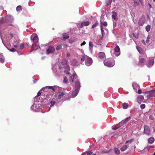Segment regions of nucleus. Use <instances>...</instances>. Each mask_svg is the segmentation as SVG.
Listing matches in <instances>:
<instances>
[{"instance_id": "680f3d73", "label": "nucleus", "mask_w": 155, "mask_h": 155, "mask_svg": "<svg viewBox=\"0 0 155 155\" xmlns=\"http://www.w3.org/2000/svg\"><path fill=\"white\" fill-rule=\"evenodd\" d=\"M14 47L15 48H17L18 47V46L17 45H15L14 46Z\"/></svg>"}, {"instance_id": "7ed1b4c3", "label": "nucleus", "mask_w": 155, "mask_h": 155, "mask_svg": "<svg viewBox=\"0 0 155 155\" xmlns=\"http://www.w3.org/2000/svg\"><path fill=\"white\" fill-rule=\"evenodd\" d=\"M31 39L32 40L34 43V44L32 46V48L34 44H36L37 42L38 41V38L37 34L35 33L33 34L31 36Z\"/></svg>"}, {"instance_id": "ea45409f", "label": "nucleus", "mask_w": 155, "mask_h": 155, "mask_svg": "<svg viewBox=\"0 0 155 155\" xmlns=\"http://www.w3.org/2000/svg\"><path fill=\"white\" fill-rule=\"evenodd\" d=\"M8 49L11 52H14L16 51V50L15 48H8Z\"/></svg>"}, {"instance_id": "f8f14e48", "label": "nucleus", "mask_w": 155, "mask_h": 155, "mask_svg": "<svg viewBox=\"0 0 155 155\" xmlns=\"http://www.w3.org/2000/svg\"><path fill=\"white\" fill-rule=\"evenodd\" d=\"M58 98L60 99L62 98L63 96L65 94L64 92H59L58 93Z\"/></svg>"}, {"instance_id": "0eeeda50", "label": "nucleus", "mask_w": 155, "mask_h": 155, "mask_svg": "<svg viewBox=\"0 0 155 155\" xmlns=\"http://www.w3.org/2000/svg\"><path fill=\"white\" fill-rule=\"evenodd\" d=\"M144 133L147 135H149L150 134V131L149 127L147 126L144 127Z\"/></svg>"}, {"instance_id": "f3484780", "label": "nucleus", "mask_w": 155, "mask_h": 155, "mask_svg": "<svg viewBox=\"0 0 155 155\" xmlns=\"http://www.w3.org/2000/svg\"><path fill=\"white\" fill-rule=\"evenodd\" d=\"M86 57H87V55H83L82 56L81 58V61L82 62L81 64H84V61H85L87 58Z\"/></svg>"}, {"instance_id": "3c124183", "label": "nucleus", "mask_w": 155, "mask_h": 155, "mask_svg": "<svg viewBox=\"0 0 155 155\" xmlns=\"http://www.w3.org/2000/svg\"><path fill=\"white\" fill-rule=\"evenodd\" d=\"M143 23H141L140 21V20L139 22V24L140 26H142L143 25Z\"/></svg>"}, {"instance_id": "2eb2a0df", "label": "nucleus", "mask_w": 155, "mask_h": 155, "mask_svg": "<svg viewBox=\"0 0 155 155\" xmlns=\"http://www.w3.org/2000/svg\"><path fill=\"white\" fill-rule=\"evenodd\" d=\"M81 86L80 83L79 81L76 82L75 83V89H78V90H79Z\"/></svg>"}, {"instance_id": "412c9836", "label": "nucleus", "mask_w": 155, "mask_h": 155, "mask_svg": "<svg viewBox=\"0 0 155 155\" xmlns=\"http://www.w3.org/2000/svg\"><path fill=\"white\" fill-rule=\"evenodd\" d=\"M128 104H127L126 103H124L123 104V108L124 109H127L128 106Z\"/></svg>"}, {"instance_id": "dca6fc26", "label": "nucleus", "mask_w": 155, "mask_h": 155, "mask_svg": "<svg viewBox=\"0 0 155 155\" xmlns=\"http://www.w3.org/2000/svg\"><path fill=\"white\" fill-rule=\"evenodd\" d=\"M154 63V61L152 60H150L149 61L148 63L147 64V66L150 67L152 66Z\"/></svg>"}, {"instance_id": "4468645a", "label": "nucleus", "mask_w": 155, "mask_h": 155, "mask_svg": "<svg viewBox=\"0 0 155 155\" xmlns=\"http://www.w3.org/2000/svg\"><path fill=\"white\" fill-rule=\"evenodd\" d=\"M89 24V22L88 21H87L85 22H83L82 23L80 26V27L81 28H82L84 26H87Z\"/></svg>"}, {"instance_id": "39448f33", "label": "nucleus", "mask_w": 155, "mask_h": 155, "mask_svg": "<svg viewBox=\"0 0 155 155\" xmlns=\"http://www.w3.org/2000/svg\"><path fill=\"white\" fill-rule=\"evenodd\" d=\"M55 50V48L51 46H49L46 50V53L48 54L50 53H52Z\"/></svg>"}, {"instance_id": "09e8293b", "label": "nucleus", "mask_w": 155, "mask_h": 155, "mask_svg": "<svg viewBox=\"0 0 155 155\" xmlns=\"http://www.w3.org/2000/svg\"><path fill=\"white\" fill-rule=\"evenodd\" d=\"M119 127H117L116 126H114L112 127V129L114 130H116L119 128Z\"/></svg>"}, {"instance_id": "cd10ccee", "label": "nucleus", "mask_w": 155, "mask_h": 155, "mask_svg": "<svg viewBox=\"0 0 155 155\" xmlns=\"http://www.w3.org/2000/svg\"><path fill=\"white\" fill-rule=\"evenodd\" d=\"M89 46L90 49H91L93 47V45L91 41H89Z\"/></svg>"}, {"instance_id": "6e6d98bb", "label": "nucleus", "mask_w": 155, "mask_h": 155, "mask_svg": "<svg viewBox=\"0 0 155 155\" xmlns=\"http://www.w3.org/2000/svg\"><path fill=\"white\" fill-rule=\"evenodd\" d=\"M141 42H142L143 44L144 45H146V44H145V41H144V40H142V41H141Z\"/></svg>"}, {"instance_id": "4be33fe9", "label": "nucleus", "mask_w": 155, "mask_h": 155, "mask_svg": "<svg viewBox=\"0 0 155 155\" xmlns=\"http://www.w3.org/2000/svg\"><path fill=\"white\" fill-rule=\"evenodd\" d=\"M114 153L117 154H119L120 153V150L117 148H115L114 149Z\"/></svg>"}, {"instance_id": "1a4fd4ad", "label": "nucleus", "mask_w": 155, "mask_h": 155, "mask_svg": "<svg viewBox=\"0 0 155 155\" xmlns=\"http://www.w3.org/2000/svg\"><path fill=\"white\" fill-rule=\"evenodd\" d=\"M131 119V117H129L125 119L124 120H123L120 123L123 125L125 124L126 123L129 121Z\"/></svg>"}, {"instance_id": "c85d7f7f", "label": "nucleus", "mask_w": 155, "mask_h": 155, "mask_svg": "<svg viewBox=\"0 0 155 155\" xmlns=\"http://www.w3.org/2000/svg\"><path fill=\"white\" fill-rule=\"evenodd\" d=\"M133 35L136 38H138L139 36V34L138 33H133Z\"/></svg>"}, {"instance_id": "b1692460", "label": "nucleus", "mask_w": 155, "mask_h": 155, "mask_svg": "<svg viewBox=\"0 0 155 155\" xmlns=\"http://www.w3.org/2000/svg\"><path fill=\"white\" fill-rule=\"evenodd\" d=\"M154 140V139L153 137H151L148 139V142L150 143H152Z\"/></svg>"}, {"instance_id": "a878e982", "label": "nucleus", "mask_w": 155, "mask_h": 155, "mask_svg": "<svg viewBox=\"0 0 155 155\" xmlns=\"http://www.w3.org/2000/svg\"><path fill=\"white\" fill-rule=\"evenodd\" d=\"M63 39L64 40L68 39L69 38V36L68 34L66 33H65L63 35Z\"/></svg>"}, {"instance_id": "5fc2aeb1", "label": "nucleus", "mask_w": 155, "mask_h": 155, "mask_svg": "<svg viewBox=\"0 0 155 155\" xmlns=\"http://www.w3.org/2000/svg\"><path fill=\"white\" fill-rule=\"evenodd\" d=\"M111 2H112V0H109L108 3L107 4V5H108L109 4H111Z\"/></svg>"}, {"instance_id": "c03bdc74", "label": "nucleus", "mask_w": 155, "mask_h": 155, "mask_svg": "<svg viewBox=\"0 0 155 155\" xmlns=\"http://www.w3.org/2000/svg\"><path fill=\"white\" fill-rule=\"evenodd\" d=\"M140 107L142 109H144L145 107V104H141L140 106Z\"/></svg>"}, {"instance_id": "f257e3e1", "label": "nucleus", "mask_w": 155, "mask_h": 155, "mask_svg": "<svg viewBox=\"0 0 155 155\" xmlns=\"http://www.w3.org/2000/svg\"><path fill=\"white\" fill-rule=\"evenodd\" d=\"M68 61L65 59H63L61 63V64L59 65V68L60 70H63V68L66 70L69 69V66L68 64Z\"/></svg>"}, {"instance_id": "49530a36", "label": "nucleus", "mask_w": 155, "mask_h": 155, "mask_svg": "<svg viewBox=\"0 0 155 155\" xmlns=\"http://www.w3.org/2000/svg\"><path fill=\"white\" fill-rule=\"evenodd\" d=\"M5 61V60L4 59L2 58H0V62H1L2 63H4Z\"/></svg>"}, {"instance_id": "6ab92c4d", "label": "nucleus", "mask_w": 155, "mask_h": 155, "mask_svg": "<svg viewBox=\"0 0 155 155\" xmlns=\"http://www.w3.org/2000/svg\"><path fill=\"white\" fill-rule=\"evenodd\" d=\"M61 72H64L66 74H68L69 73V71L70 70V67H69V70H66L65 68H63V70H60Z\"/></svg>"}, {"instance_id": "a19ab883", "label": "nucleus", "mask_w": 155, "mask_h": 155, "mask_svg": "<svg viewBox=\"0 0 155 155\" xmlns=\"http://www.w3.org/2000/svg\"><path fill=\"white\" fill-rule=\"evenodd\" d=\"M92 153L93 152L91 151L86 152L85 153H87V155H91Z\"/></svg>"}, {"instance_id": "13d9d810", "label": "nucleus", "mask_w": 155, "mask_h": 155, "mask_svg": "<svg viewBox=\"0 0 155 155\" xmlns=\"http://www.w3.org/2000/svg\"><path fill=\"white\" fill-rule=\"evenodd\" d=\"M139 1L141 3V4L142 5V4L143 3V0H139Z\"/></svg>"}, {"instance_id": "423d86ee", "label": "nucleus", "mask_w": 155, "mask_h": 155, "mask_svg": "<svg viewBox=\"0 0 155 155\" xmlns=\"http://www.w3.org/2000/svg\"><path fill=\"white\" fill-rule=\"evenodd\" d=\"M115 54L116 55L119 56L120 54V48L118 46H117L114 48Z\"/></svg>"}, {"instance_id": "2f4dec72", "label": "nucleus", "mask_w": 155, "mask_h": 155, "mask_svg": "<svg viewBox=\"0 0 155 155\" xmlns=\"http://www.w3.org/2000/svg\"><path fill=\"white\" fill-rule=\"evenodd\" d=\"M21 5H18L16 7V9L17 11H20V10H21Z\"/></svg>"}, {"instance_id": "e2e57ef3", "label": "nucleus", "mask_w": 155, "mask_h": 155, "mask_svg": "<svg viewBox=\"0 0 155 155\" xmlns=\"http://www.w3.org/2000/svg\"><path fill=\"white\" fill-rule=\"evenodd\" d=\"M4 19L3 18V19H2L1 20V22H2V23H3L4 22H3V21H4Z\"/></svg>"}, {"instance_id": "e433bc0d", "label": "nucleus", "mask_w": 155, "mask_h": 155, "mask_svg": "<svg viewBox=\"0 0 155 155\" xmlns=\"http://www.w3.org/2000/svg\"><path fill=\"white\" fill-rule=\"evenodd\" d=\"M150 35H148L147 36V39L146 40V42L147 43H148L150 41Z\"/></svg>"}, {"instance_id": "9d476101", "label": "nucleus", "mask_w": 155, "mask_h": 155, "mask_svg": "<svg viewBox=\"0 0 155 155\" xmlns=\"http://www.w3.org/2000/svg\"><path fill=\"white\" fill-rule=\"evenodd\" d=\"M79 90L78 89H75V90L72 93V96L73 98L76 97L78 94Z\"/></svg>"}, {"instance_id": "5701e85b", "label": "nucleus", "mask_w": 155, "mask_h": 155, "mask_svg": "<svg viewBox=\"0 0 155 155\" xmlns=\"http://www.w3.org/2000/svg\"><path fill=\"white\" fill-rule=\"evenodd\" d=\"M149 93H150V95L152 97H155V90L148 91Z\"/></svg>"}, {"instance_id": "de8ad7c7", "label": "nucleus", "mask_w": 155, "mask_h": 155, "mask_svg": "<svg viewBox=\"0 0 155 155\" xmlns=\"http://www.w3.org/2000/svg\"><path fill=\"white\" fill-rule=\"evenodd\" d=\"M41 94V93L40 92V91H38L37 93V95L35 96V97H38L40 96Z\"/></svg>"}, {"instance_id": "79ce46f5", "label": "nucleus", "mask_w": 155, "mask_h": 155, "mask_svg": "<svg viewBox=\"0 0 155 155\" xmlns=\"http://www.w3.org/2000/svg\"><path fill=\"white\" fill-rule=\"evenodd\" d=\"M101 33L102 35V37H103V34L104 33V31L103 30V28L102 26H101Z\"/></svg>"}, {"instance_id": "774afa93", "label": "nucleus", "mask_w": 155, "mask_h": 155, "mask_svg": "<svg viewBox=\"0 0 155 155\" xmlns=\"http://www.w3.org/2000/svg\"><path fill=\"white\" fill-rule=\"evenodd\" d=\"M36 81L37 80H35V81H34V83H35V82H36Z\"/></svg>"}, {"instance_id": "a18cd8bd", "label": "nucleus", "mask_w": 155, "mask_h": 155, "mask_svg": "<svg viewBox=\"0 0 155 155\" xmlns=\"http://www.w3.org/2000/svg\"><path fill=\"white\" fill-rule=\"evenodd\" d=\"M24 44H21L20 47V49H23L24 47Z\"/></svg>"}, {"instance_id": "58836bf2", "label": "nucleus", "mask_w": 155, "mask_h": 155, "mask_svg": "<svg viewBox=\"0 0 155 155\" xmlns=\"http://www.w3.org/2000/svg\"><path fill=\"white\" fill-rule=\"evenodd\" d=\"M51 103V107L54 105L55 103V101H50Z\"/></svg>"}, {"instance_id": "bf43d9fd", "label": "nucleus", "mask_w": 155, "mask_h": 155, "mask_svg": "<svg viewBox=\"0 0 155 155\" xmlns=\"http://www.w3.org/2000/svg\"><path fill=\"white\" fill-rule=\"evenodd\" d=\"M10 35L12 38L13 37V34L12 33H10Z\"/></svg>"}, {"instance_id": "603ef678", "label": "nucleus", "mask_w": 155, "mask_h": 155, "mask_svg": "<svg viewBox=\"0 0 155 155\" xmlns=\"http://www.w3.org/2000/svg\"><path fill=\"white\" fill-rule=\"evenodd\" d=\"M85 44H86L85 42L84 41L81 44V46H82L83 45H85Z\"/></svg>"}, {"instance_id": "f03ea898", "label": "nucleus", "mask_w": 155, "mask_h": 155, "mask_svg": "<svg viewBox=\"0 0 155 155\" xmlns=\"http://www.w3.org/2000/svg\"><path fill=\"white\" fill-rule=\"evenodd\" d=\"M105 66L109 67H112L115 65V61L113 59H106L104 61Z\"/></svg>"}, {"instance_id": "72a5a7b5", "label": "nucleus", "mask_w": 155, "mask_h": 155, "mask_svg": "<svg viewBox=\"0 0 155 155\" xmlns=\"http://www.w3.org/2000/svg\"><path fill=\"white\" fill-rule=\"evenodd\" d=\"M68 81V79L66 77H65L64 78V80L63 81V83H67Z\"/></svg>"}, {"instance_id": "338daca9", "label": "nucleus", "mask_w": 155, "mask_h": 155, "mask_svg": "<svg viewBox=\"0 0 155 155\" xmlns=\"http://www.w3.org/2000/svg\"><path fill=\"white\" fill-rule=\"evenodd\" d=\"M153 117V116L152 115H150V117H149V118H151V117Z\"/></svg>"}, {"instance_id": "473e14b6", "label": "nucleus", "mask_w": 155, "mask_h": 155, "mask_svg": "<svg viewBox=\"0 0 155 155\" xmlns=\"http://www.w3.org/2000/svg\"><path fill=\"white\" fill-rule=\"evenodd\" d=\"M98 23L97 21H96L95 22V23L92 26V28H95L96 26L98 25Z\"/></svg>"}, {"instance_id": "37998d69", "label": "nucleus", "mask_w": 155, "mask_h": 155, "mask_svg": "<svg viewBox=\"0 0 155 155\" xmlns=\"http://www.w3.org/2000/svg\"><path fill=\"white\" fill-rule=\"evenodd\" d=\"M134 5L135 6H138L139 5V3L137 2L136 1H134Z\"/></svg>"}, {"instance_id": "69168bd1", "label": "nucleus", "mask_w": 155, "mask_h": 155, "mask_svg": "<svg viewBox=\"0 0 155 155\" xmlns=\"http://www.w3.org/2000/svg\"><path fill=\"white\" fill-rule=\"evenodd\" d=\"M148 5H149V6H150V8H151V5L150 4H149V3L148 4Z\"/></svg>"}, {"instance_id": "4d7b16f0", "label": "nucleus", "mask_w": 155, "mask_h": 155, "mask_svg": "<svg viewBox=\"0 0 155 155\" xmlns=\"http://www.w3.org/2000/svg\"><path fill=\"white\" fill-rule=\"evenodd\" d=\"M67 56L68 57H69L70 56V54L69 53H68L67 54Z\"/></svg>"}, {"instance_id": "bb28decb", "label": "nucleus", "mask_w": 155, "mask_h": 155, "mask_svg": "<svg viewBox=\"0 0 155 155\" xmlns=\"http://www.w3.org/2000/svg\"><path fill=\"white\" fill-rule=\"evenodd\" d=\"M48 88V89H51L53 90V91H55V89H54V87H52V86H46L45 87H43L42 89H45V88Z\"/></svg>"}, {"instance_id": "c9c22d12", "label": "nucleus", "mask_w": 155, "mask_h": 155, "mask_svg": "<svg viewBox=\"0 0 155 155\" xmlns=\"http://www.w3.org/2000/svg\"><path fill=\"white\" fill-rule=\"evenodd\" d=\"M24 45H25V47H27L28 48L30 47L31 45H30L28 42H26L25 44H24Z\"/></svg>"}, {"instance_id": "052dcab7", "label": "nucleus", "mask_w": 155, "mask_h": 155, "mask_svg": "<svg viewBox=\"0 0 155 155\" xmlns=\"http://www.w3.org/2000/svg\"><path fill=\"white\" fill-rule=\"evenodd\" d=\"M73 61L75 63H77V61L76 60H73Z\"/></svg>"}, {"instance_id": "20e7f679", "label": "nucleus", "mask_w": 155, "mask_h": 155, "mask_svg": "<svg viewBox=\"0 0 155 155\" xmlns=\"http://www.w3.org/2000/svg\"><path fill=\"white\" fill-rule=\"evenodd\" d=\"M86 57L87 58L84 63L87 66H89L92 64V60L91 58L88 56Z\"/></svg>"}, {"instance_id": "393cba45", "label": "nucleus", "mask_w": 155, "mask_h": 155, "mask_svg": "<svg viewBox=\"0 0 155 155\" xmlns=\"http://www.w3.org/2000/svg\"><path fill=\"white\" fill-rule=\"evenodd\" d=\"M134 89L136 90V91H137V89L135 87H137V88H140V87L136 83H134L132 85Z\"/></svg>"}, {"instance_id": "8fccbe9b", "label": "nucleus", "mask_w": 155, "mask_h": 155, "mask_svg": "<svg viewBox=\"0 0 155 155\" xmlns=\"http://www.w3.org/2000/svg\"><path fill=\"white\" fill-rule=\"evenodd\" d=\"M103 25L104 26H106L107 25V23L106 22H104L103 23Z\"/></svg>"}, {"instance_id": "4c0bfd02", "label": "nucleus", "mask_w": 155, "mask_h": 155, "mask_svg": "<svg viewBox=\"0 0 155 155\" xmlns=\"http://www.w3.org/2000/svg\"><path fill=\"white\" fill-rule=\"evenodd\" d=\"M62 46L61 45H58L56 48V49L57 50H59L61 49Z\"/></svg>"}, {"instance_id": "f704fd0d", "label": "nucleus", "mask_w": 155, "mask_h": 155, "mask_svg": "<svg viewBox=\"0 0 155 155\" xmlns=\"http://www.w3.org/2000/svg\"><path fill=\"white\" fill-rule=\"evenodd\" d=\"M147 94H148L147 95V98L149 99L150 97H152L151 96V95H150V93H149V92H146Z\"/></svg>"}, {"instance_id": "a211bd4d", "label": "nucleus", "mask_w": 155, "mask_h": 155, "mask_svg": "<svg viewBox=\"0 0 155 155\" xmlns=\"http://www.w3.org/2000/svg\"><path fill=\"white\" fill-rule=\"evenodd\" d=\"M128 144H125V145L123 146L121 148H120V150L122 152L124 151L128 147Z\"/></svg>"}, {"instance_id": "6e6552de", "label": "nucleus", "mask_w": 155, "mask_h": 155, "mask_svg": "<svg viewBox=\"0 0 155 155\" xmlns=\"http://www.w3.org/2000/svg\"><path fill=\"white\" fill-rule=\"evenodd\" d=\"M97 56L99 58L102 59L105 57V54L103 52H100L97 54Z\"/></svg>"}, {"instance_id": "9b49d317", "label": "nucleus", "mask_w": 155, "mask_h": 155, "mask_svg": "<svg viewBox=\"0 0 155 155\" xmlns=\"http://www.w3.org/2000/svg\"><path fill=\"white\" fill-rule=\"evenodd\" d=\"M144 100V97L143 96L140 95L138 96L137 98L138 102L140 104Z\"/></svg>"}, {"instance_id": "aec40b11", "label": "nucleus", "mask_w": 155, "mask_h": 155, "mask_svg": "<svg viewBox=\"0 0 155 155\" xmlns=\"http://www.w3.org/2000/svg\"><path fill=\"white\" fill-rule=\"evenodd\" d=\"M134 140V139H131L130 140H128L127 141H126V142L125 144L127 145L128 144V147H129V145H130L131 143H132V141Z\"/></svg>"}, {"instance_id": "0e129e2a", "label": "nucleus", "mask_w": 155, "mask_h": 155, "mask_svg": "<svg viewBox=\"0 0 155 155\" xmlns=\"http://www.w3.org/2000/svg\"><path fill=\"white\" fill-rule=\"evenodd\" d=\"M153 147L152 146H149V149H150V148H153Z\"/></svg>"}, {"instance_id": "ddd939ff", "label": "nucleus", "mask_w": 155, "mask_h": 155, "mask_svg": "<svg viewBox=\"0 0 155 155\" xmlns=\"http://www.w3.org/2000/svg\"><path fill=\"white\" fill-rule=\"evenodd\" d=\"M112 17L115 20L117 21L118 20V18H117V14L116 12H112Z\"/></svg>"}, {"instance_id": "7c9ffc66", "label": "nucleus", "mask_w": 155, "mask_h": 155, "mask_svg": "<svg viewBox=\"0 0 155 155\" xmlns=\"http://www.w3.org/2000/svg\"><path fill=\"white\" fill-rule=\"evenodd\" d=\"M145 61V60L144 58H141L139 62L141 63H144Z\"/></svg>"}, {"instance_id": "c756f323", "label": "nucleus", "mask_w": 155, "mask_h": 155, "mask_svg": "<svg viewBox=\"0 0 155 155\" xmlns=\"http://www.w3.org/2000/svg\"><path fill=\"white\" fill-rule=\"evenodd\" d=\"M151 26L150 25H148L146 27V30L147 31H149L150 29Z\"/></svg>"}, {"instance_id": "864d4df0", "label": "nucleus", "mask_w": 155, "mask_h": 155, "mask_svg": "<svg viewBox=\"0 0 155 155\" xmlns=\"http://www.w3.org/2000/svg\"><path fill=\"white\" fill-rule=\"evenodd\" d=\"M138 93L139 94H140L142 93V91L140 89H139L138 90Z\"/></svg>"}]
</instances>
